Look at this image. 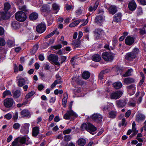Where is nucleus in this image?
Returning a JSON list of instances; mask_svg holds the SVG:
<instances>
[{"label":"nucleus","mask_w":146,"mask_h":146,"mask_svg":"<svg viewBox=\"0 0 146 146\" xmlns=\"http://www.w3.org/2000/svg\"><path fill=\"white\" fill-rule=\"evenodd\" d=\"M15 17L17 21L20 22H23L26 20L27 16L24 12L19 11L15 14Z\"/></svg>","instance_id":"f257e3e1"},{"label":"nucleus","mask_w":146,"mask_h":146,"mask_svg":"<svg viewBox=\"0 0 146 146\" xmlns=\"http://www.w3.org/2000/svg\"><path fill=\"white\" fill-rule=\"evenodd\" d=\"M102 56L103 59L106 61H111L113 59L114 55L111 53L105 52L102 53Z\"/></svg>","instance_id":"f03ea898"},{"label":"nucleus","mask_w":146,"mask_h":146,"mask_svg":"<svg viewBox=\"0 0 146 146\" xmlns=\"http://www.w3.org/2000/svg\"><path fill=\"white\" fill-rule=\"evenodd\" d=\"M48 59L50 62H52L57 65H59L60 63L58 62V58L57 56L54 54H50L48 57Z\"/></svg>","instance_id":"7ed1b4c3"},{"label":"nucleus","mask_w":146,"mask_h":146,"mask_svg":"<svg viewBox=\"0 0 146 146\" xmlns=\"http://www.w3.org/2000/svg\"><path fill=\"white\" fill-rule=\"evenodd\" d=\"M122 94V91H117L112 93L110 95V98L112 99L117 100L119 98Z\"/></svg>","instance_id":"20e7f679"},{"label":"nucleus","mask_w":146,"mask_h":146,"mask_svg":"<svg viewBox=\"0 0 146 146\" xmlns=\"http://www.w3.org/2000/svg\"><path fill=\"white\" fill-rule=\"evenodd\" d=\"M76 116V114L75 112H74L72 110H69L64 115V117L66 119H70L71 117L72 116Z\"/></svg>","instance_id":"39448f33"},{"label":"nucleus","mask_w":146,"mask_h":146,"mask_svg":"<svg viewBox=\"0 0 146 146\" xmlns=\"http://www.w3.org/2000/svg\"><path fill=\"white\" fill-rule=\"evenodd\" d=\"M46 29L45 25L42 23L40 24L37 26L36 28V31L39 33H43Z\"/></svg>","instance_id":"423d86ee"},{"label":"nucleus","mask_w":146,"mask_h":146,"mask_svg":"<svg viewBox=\"0 0 146 146\" xmlns=\"http://www.w3.org/2000/svg\"><path fill=\"white\" fill-rule=\"evenodd\" d=\"M134 38L130 36H127L125 40V44L129 46L133 44L134 43Z\"/></svg>","instance_id":"0eeeda50"},{"label":"nucleus","mask_w":146,"mask_h":146,"mask_svg":"<svg viewBox=\"0 0 146 146\" xmlns=\"http://www.w3.org/2000/svg\"><path fill=\"white\" fill-rule=\"evenodd\" d=\"M136 56V53L130 52L127 53L125 56V59L129 61H131L134 59Z\"/></svg>","instance_id":"6e6552de"},{"label":"nucleus","mask_w":146,"mask_h":146,"mask_svg":"<svg viewBox=\"0 0 146 146\" xmlns=\"http://www.w3.org/2000/svg\"><path fill=\"white\" fill-rule=\"evenodd\" d=\"M91 118L95 121L99 122L102 119V116L99 113H96L93 114Z\"/></svg>","instance_id":"1a4fd4ad"},{"label":"nucleus","mask_w":146,"mask_h":146,"mask_svg":"<svg viewBox=\"0 0 146 146\" xmlns=\"http://www.w3.org/2000/svg\"><path fill=\"white\" fill-rule=\"evenodd\" d=\"M29 125L28 124H25L21 127L20 130L21 133L24 135L27 134L29 132Z\"/></svg>","instance_id":"9d476101"},{"label":"nucleus","mask_w":146,"mask_h":146,"mask_svg":"<svg viewBox=\"0 0 146 146\" xmlns=\"http://www.w3.org/2000/svg\"><path fill=\"white\" fill-rule=\"evenodd\" d=\"M96 129L94 126L91 123H88V126L87 128V130L92 134H95L94 131L96 130Z\"/></svg>","instance_id":"9b49d317"},{"label":"nucleus","mask_w":146,"mask_h":146,"mask_svg":"<svg viewBox=\"0 0 146 146\" xmlns=\"http://www.w3.org/2000/svg\"><path fill=\"white\" fill-rule=\"evenodd\" d=\"M105 20L104 17L103 16L99 15L96 17L95 22L98 24L100 25Z\"/></svg>","instance_id":"f8f14e48"},{"label":"nucleus","mask_w":146,"mask_h":146,"mask_svg":"<svg viewBox=\"0 0 146 146\" xmlns=\"http://www.w3.org/2000/svg\"><path fill=\"white\" fill-rule=\"evenodd\" d=\"M128 6L130 10L133 11L136 8L137 5L134 1L133 0L129 3Z\"/></svg>","instance_id":"ddd939ff"},{"label":"nucleus","mask_w":146,"mask_h":146,"mask_svg":"<svg viewBox=\"0 0 146 146\" xmlns=\"http://www.w3.org/2000/svg\"><path fill=\"white\" fill-rule=\"evenodd\" d=\"M127 88L129 92H132L130 94L131 95H132L135 93L136 87L135 85L131 84L128 86L127 87Z\"/></svg>","instance_id":"4468645a"},{"label":"nucleus","mask_w":146,"mask_h":146,"mask_svg":"<svg viewBox=\"0 0 146 146\" xmlns=\"http://www.w3.org/2000/svg\"><path fill=\"white\" fill-rule=\"evenodd\" d=\"M145 118V116L141 113H139L136 115V121L140 122L144 121Z\"/></svg>","instance_id":"2eb2a0df"},{"label":"nucleus","mask_w":146,"mask_h":146,"mask_svg":"<svg viewBox=\"0 0 146 146\" xmlns=\"http://www.w3.org/2000/svg\"><path fill=\"white\" fill-rule=\"evenodd\" d=\"M104 33V31L98 28L94 31V36L97 38H99L100 35Z\"/></svg>","instance_id":"dca6fc26"},{"label":"nucleus","mask_w":146,"mask_h":146,"mask_svg":"<svg viewBox=\"0 0 146 146\" xmlns=\"http://www.w3.org/2000/svg\"><path fill=\"white\" fill-rule=\"evenodd\" d=\"M20 113L21 115L24 117H31L30 113L27 110L24 109L22 110Z\"/></svg>","instance_id":"f3484780"},{"label":"nucleus","mask_w":146,"mask_h":146,"mask_svg":"<svg viewBox=\"0 0 146 146\" xmlns=\"http://www.w3.org/2000/svg\"><path fill=\"white\" fill-rule=\"evenodd\" d=\"M122 17L121 14L119 13L115 14L114 16L113 21L115 22H119L121 21Z\"/></svg>","instance_id":"a211bd4d"},{"label":"nucleus","mask_w":146,"mask_h":146,"mask_svg":"<svg viewBox=\"0 0 146 146\" xmlns=\"http://www.w3.org/2000/svg\"><path fill=\"white\" fill-rule=\"evenodd\" d=\"M99 4V1H96L94 6L90 5L89 6L88 10L89 11L92 12L93 11H95L98 7Z\"/></svg>","instance_id":"6ab92c4d"},{"label":"nucleus","mask_w":146,"mask_h":146,"mask_svg":"<svg viewBox=\"0 0 146 146\" xmlns=\"http://www.w3.org/2000/svg\"><path fill=\"white\" fill-rule=\"evenodd\" d=\"M124 82L126 84L128 85L134 83L135 82V79L132 78H127L124 79Z\"/></svg>","instance_id":"aec40b11"},{"label":"nucleus","mask_w":146,"mask_h":146,"mask_svg":"<svg viewBox=\"0 0 146 146\" xmlns=\"http://www.w3.org/2000/svg\"><path fill=\"white\" fill-rule=\"evenodd\" d=\"M39 128L38 127L36 126L33 127L32 130V135L34 137H36L38 134Z\"/></svg>","instance_id":"412c9836"},{"label":"nucleus","mask_w":146,"mask_h":146,"mask_svg":"<svg viewBox=\"0 0 146 146\" xmlns=\"http://www.w3.org/2000/svg\"><path fill=\"white\" fill-rule=\"evenodd\" d=\"M38 14L36 12H33L30 14L29 18L32 21L36 20L38 18Z\"/></svg>","instance_id":"4be33fe9"},{"label":"nucleus","mask_w":146,"mask_h":146,"mask_svg":"<svg viewBox=\"0 0 146 146\" xmlns=\"http://www.w3.org/2000/svg\"><path fill=\"white\" fill-rule=\"evenodd\" d=\"M85 21V19H78L76 21H74L73 22H72L69 25V26L70 27H74L77 25H78L80 22L82 21V22L84 21Z\"/></svg>","instance_id":"5701e85b"},{"label":"nucleus","mask_w":146,"mask_h":146,"mask_svg":"<svg viewBox=\"0 0 146 146\" xmlns=\"http://www.w3.org/2000/svg\"><path fill=\"white\" fill-rule=\"evenodd\" d=\"M7 13L6 12H0V20L8 19L9 17L7 16Z\"/></svg>","instance_id":"b1692460"},{"label":"nucleus","mask_w":146,"mask_h":146,"mask_svg":"<svg viewBox=\"0 0 146 146\" xmlns=\"http://www.w3.org/2000/svg\"><path fill=\"white\" fill-rule=\"evenodd\" d=\"M108 10L110 13L113 15L117 11V8L114 6H111L109 8Z\"/></svg>","instance_id":"393cba45"},{"label":"nucleus","mask_w":146,"mask_h":146,"mask_svg":"<svg viewBox=\"0 0 146 146\" xmlns=\"http://www.w3.org/2000/svg\"><path fill=\"white\" fill-rule=\"evenodd\" d=\"M93 60L95 62H99L101 59L100 56L98 54H96L93 55L92 57Z\"/></svg>","instance_id":"a878e982"},{"label":"nucleus","mask_w":146,"mask_h":146,"mask_svg":"<svg viewBox=\"0 0 146 146\" xmlns=\"http://www.w3.org/2000/svg\"><path fill=\"white\" fill-rule=\"evenodd\" d=\"M17 138L18 139L19 141L22 144L25 143L26 140L28 141L27 139H29L28 137H26L25 136L22 137H19Z\"/></svg>","instance_id":"bb28decb"},{"label":"nucleus","mask_w":146,"mask_h":146,"mask_svg":"<svg viewBox=\"0 0 146 146\" xmlns=\"http://www.w3.org/2000/svg\"><path fill=\"white\" fill-rule=\"evenodd\" d=\"M21 95V91L19 90H17L13 92V96L15 98H18Z\"/></svg>","instance_id":"cd10ccee"},{"label":"nucleus","mask_w":146,"mask_h":146,"mask_svg":"<svg viewBox=\"0 0 146 146\" xmlns=\"http://www.w3.org/2000/svg\"><path fill=\"white\" fill-rule=\"evenodd\" d=\"M52 7L53 10L56 11V13L60 9V6L56 3H53L52 5Z\"/></svg>","instance_id":"c85d7f7f"},{"label":"nucleus","mask_w":146,"mask_h":146,"mask_svg":"<svg viewBox=\"0 0 146 146\" xmlns=\"http://www.w3.org/2000/svg\"><path fill=\"white\" fill-rule=\"evenodd\" d=\"M114 88L116 89H119L122 86V83L120 82H116L113 84Z\"/></svg>","instance_id":"c756f323"},{"label":"nucleus","mask_w":146,"mask_h":146,"mask_svg":"<svg viewBox=\"0 0 146 146\" xmlns=\"http://www.w3.org/2000/svg\"><path fill=\"white\" fill-rule=\"evenodd\" d=\"M86 140L83 138L79 139L78 141V143L80 146H83L86 144Z\"/></svg>","instance_id":"7c9ffc66"},{"label":"nucleus","mask_w":146,"mask_h":146,"mask_svg":"<svg viewBox=\"0 0 146 146\" xmlns=\"http://www.w3.org/2000/svg\"><path fill=\"white\" fill-rule=\"evenodd\" d=\"M4 106L7 108L11 107L13 104V101H4Z\"/></svg>","instance_id":"2f4dec72"},{"label":"nucleus","mask_w":146,"mask_h":146,"mask_svg":"<svg viewBox=\"0 0 146 146\" xmlns=\"http://www.w3.org/2000/svg\"><path fill=\"white\" fill-rule=\"evenodd\" d=\"M12 95L10 90H6L3 93V98H5L6 96H12Z\"/></svg>","instance_id":"473e14b6"},{"label":"nucleus","mask_w":146,"mask_h":146,"mask_svg":"<svg viewBox=\"0 0 146 146\" xmlns=\"http://www.w3.org/2000/svg\"><path fill=\"white\" fill-rule=\"evenodd\" d=\"M135 125L136 124L135 122H133L132 124V131L133 132V133L132 134L133 136L135 135L138 132V131L136 130L135 127Z\"/></svg>","instance_id":"72a5a7b5"},{"label":"nucleus","mask_w":146,"mask_h":146,"mask_svg":"<svg viewBox=\"0 0 146 146\" xmlns=\"http://www.w3.org/2000/svg\"><path fill=\"white\" fill-rule=\"evenodd\" d=\"M90 75V73L87 71H84L82 74V77L84 79H88L89 78Z\"/></svg>","instance_id":"f704fd0d"},{"label":"nucleus","mask_w":146,"mask_h":146,"mask_svg":"<svg viewBox=\"0 0 146 146\" xmlns=\"http://www.w3.org/2000/svg\"><path fill=\"white\" fill-rule=\"evenodd\" d=\"M117 104L118 107L123 108L125 105L126 103L125 101H118Z\"/></svg>","instance_id":"c9c22d12"},{"label":"nucleus","mask_w":146,"mask_h":146,"mask_svg":"<svg viewBox=\"0 0 146 146\" xmlns=\"http://www.w3.org/2000/svg\"><path fill=\"white\" fill-rule=\"evenodd\" d=\"M133 70L131 69H128L127 71L123 75L124 77L128 76L131 75L132 73L133 72Z\"/></svg>","instance_id":"e433bc0d"},{"label":"nucleus","mask_w":146,"mask_h":146,"mask_svg":"<svg viewBox=\"0 0 146 146\" xmlns=\"http://www.w3.org/2000/svg\"><path fill=\"white\" fill-rule=\"evenodd\" d=\"M25 80L23 78H20L18 82V85L19 87H22L25 84Z\"/></svg>","instance_id":"4c0bfd02"},{"label":"nucleus","mask_w":146,"mask_h":146,"mask_svg":"<svg viewBox=\"0 0 146 146\" xmlns=\"http://www.w3.org/2000/svg\"><path fill=\"white\" fill-rule=\"evenodd\" d=\"M12 26L14 29L18 28L20 27V25L17 21H13L12 23Z\"/></svg>","instance_id":"58836bf2"},{"label":"nucleus","mask_w":146,"mask_h":146,"mask_svg":"<svg viewBox=\"0 0 146 146\" xmlns=\"http://www.w3.org/2000/svg\"><path fill=\"white\" fill-rule=\"evenodd\" d=\"M50 9V7L48 5H44L41 7V10L46 11Z\"/></svg>","instance_id":"ea45409f"},{"label":"nucleus","mask_w":146,"mask_h":146,"mask_svg":"<svg viewBox=\"0 0 146 146\" xmlns=\"http://www.w3.org/2000/svg\"><path fill=\"white\" fill-rule=\"evenodd\" d=\"M35 94V92L33 91H31L28 93L25 97L26 100H28L32 97Z\"/></svg>","instance_id":"a19ab883"},{"label":"nucleus","mask_w":146,"mask_h":146,"mask_svg":"<svg viewBox=\"0 0 146 146\" xmlns=\"http://www.w3.org/2000/svg\"><path fill=\"white\" fill-rule=\"evenodd\" d=\"M116 115V112L115 111H111L109 112V117L112 118H113L115 117Z\"/></svg>","instance_id":"79ce46f5"},{"label":"nucleus","mask_w":146,"mask_h":146,"mask_svg":"<svg viewBox=\"0 0 146 146\" xmlns=\"http://www.w3.org/2000/svg\"><path fill=\"white\" fill-rule=\"evenodd\" d=\"M38 47L37 45H34L30 53L31 54H35L36 51L37 50Z\"/></svg>","instance_id":"37998d69"},{"label":"nucleus","mask_w":146,"mask_h":146,"mask_svg":"<svg viewBox=\"0 0 146 146\" xmlns=\"http://www.w3.org/2000/svg\"><path fill=\"white\" fill-rule=\"evenodd\" d=\"M79 40L78 39L77 40L73 41L72 44L75 47H78L80 46V42Z\"/></svg>","instance_id":"c03bdc74"},{"label":"nucleus","mask_w":146,"mask_h":146,"mask_svg":"<svg viewBox=\"0 0 146 146\" xmlns=\"http://www.w3.org/2000/svg\"><path fill=\"white\" fill-rule=\"evenodd\" d=\"M146 27V25H145L142 28L139 29V33L141 35H143L146 33L145 27Z\"/></svg>","instance_id":"a18cd8bd"},{"label":"nucleus","mask_w":146,"mask_h":146,"mask_svg":"<svg viewBox=\"0 0 146 146\" xmlns=\"http://www.w3.org/2000/svg\"><path fill=\"white\" fill-rule=\"evenodd\" d=\"M11 7V5L8 3H5L4 4V9L5 11L8 10Z\"/></svg>","instance_id":"49530a36"},{"label":"nucleus","mask_w":146,"mask_h":146,"mask_svg":"<svg viewBox=\"0 0 146 146\" xmlns=\"http://www.w3.org/2000/svg\"><path fill=\"white\" fill-rule=\"evenodd\" d=\"M7 44L8 46L10 47L14 46L15 45L14 42L12 40H8L7 42Z\"/></svg>","instance_id":"de8ad7c7"},{"label":"nucleus","mask_w":146,"mask_h":146,"mask_svg":"<svg viewBox=\"0 0 146 146\" xmlns=\"http://www.w3.org/2000/svg\"><path fill=\"white\" fill-rule=\"evenodd\" d=\"M19 142L18 139L17 138L15 139L12 143V146H19L18 144Z\"/></svg>","instance_id":"09e8293b"},{"label":"nucleus","mask_w":146,"mask_h":146,"mask_svg":"<svg viewBox=\"0 0 146 146\" xmlns=\"http://www.w3.org/2000/svg\"><path fill=\"white\" fill-rule=\"evenodd\" d=\"M56 31V30H54L52 32L50 33L49 34H48V35L46 36L45 37V38L46 39L52 36L55 33V31Z\"/></svg>","instance_id":"8fccbe9b"},{"label":"nucleus","mask_w":146,"mask_h":146,"mask_svg":"<svg viewBox=\"0 0 146 146\" xmlns=\"http://www.w3.org/2000/svg\"><path fill=\"white\" fill-rule=\"evenodd\" d=\"M141 76L142 79L140 80L139 83V85L140 86H141L143 84L145 80V76L143 74L141 75Z\"/></svg>","instance_id":"3c124183"},{"label":"nucleus","mask_w":146,"mask_h":146,"mask_svg":"<svg viewBox=\"0 0 146 146\" xmlns=\"http://www.w3.org/2000/svg\"><path fill=\"white\" fill-rule=\"evenodd\" d=\"M71 139V136L69 135H66L64 137V140L66 141H70Z\"/></svg>","instance_id":"603ef678"},{"label":"nucleus","mask_w":146,"mask_h":146,"mask_svg":"<svg viewBox=\"0 0 146 146\" xmlns=\"http://www.w3.org/2000/svg\"><path fill=\"white\" fill-rule=\"evenodd\" d=\"M88 126V123H84L81 126V128L83 130L86 129L87 130V128Z\"/></svg>","instance_id":"864d4df0"},{"label":"nucleus","mask_w":146,"mask_h":146,"mask_svg":"<svg viewBox=\"0 0 146 146\" xmlns=\"http://www.w3.org/2000/svg\"><path fill=\"white\" fill-rule=\"evenodd\" d=\"M128 105L130 106L134 107L136 105V102L134 101H130L128 103Z\"/></svg>","instance_id":"5fc2aeb1"},{"label":"nucleus","mask_w":146,"mask_h":146,"mask_svg":"<svg viewBox=\"0 0 146 146\" xmlns=\"http://www.w3.org/2000/svg\"><path fill=\"white\" fill-rule=\"evenodd\" d=\"M20 127V125L18 123H16L14 124L13 126V128L15 129H19Z\"/></svg>","instance_id":"6e6d98bb"},{"label":"nucleus","mask_w":146,"mask_h":146,"mask_svg":"<svg viewBox=\"0 0 146 146\" xmlns=\"http://www.w3.org/2000/svg\"><path fill=\"white\" fill-rule=\"evenodd\" d=\"M19 9L22 11L25 12L27 11H28V9L25 5H24L22 7H19Z\"/></svg>","instance_id":"4d7b16f0"},{"label":"nucleus","mask_w":146,"mask_h":146,"mask_svg":"<svg viewBox=\"0 0 146 146\" xmlns=\"http://www.w3.org/2000/svg\"><path fill=\"white\" fill-rule=\"evenodd\" d=\"M137 14L138 15H140L142 13V9L141 7H138L137 10Z\"/></svg>","instance_id":"13d9d810"},{"label":"nucleus","mask_w":146,"mask_h":146,"mask_svg":"<svg viewBox=\"0 0 146 146\" xmlns=\"http://www.w3.org/2000/svg\"><path fill=\"white\" fill-rule=\"evenodd\" d=\"M27 103V101H25L21 104H19L17 105V106L18 107H20L23 106H25Z\"/></svg>","instance_id":"bf43d9fd"},{"label":"nucleus","mask_w":146,"mask_h":146,"mask_svg":"<svg viewBox=\"0 0 146 146\" xmlns=\"http://www.w3.org/2000/svg\"><path fill=\"white\" fill-rule=\"evenodd\" d=\"M62 47V45L60 44H58L57 45L54 46H52V47L55 49H58Z\"/></svg>","instance_id":"052dcab7"},{"label":"nucleus","mask_w":146,"mask_h":146,"mask_svg":"<svg viewBox=\"0 0 146 146\" xmlns=\"http://www.w3.org/2000/svg\"><path fill=\"white\" fill-rule=\"evenodd\" d=\"M5 42L4 40L2 38H0V46H3L5 45Z\"/></svg>","instance_id":"680f3d73"},{"label":"nucleus","mask_w":146,"mask_h":146,"mask_svg":"<svg viewBox=\"0 0 146 146\" xmlns=\"http://www.w3.org/2000/svg\"><path fill=\"white\" fill-rule=\"evenodd\" d=\"M39 75L41 79L42 80H44L45 79V74L42 72H40L39 73Z\"/></svg>","instance_id":"e2e57ef3"},{"label":"nucleus","mask_w":146,"mask_h":146,"mask_svg":"<svg viewBox=\"0 0 146 146\" xmlns=\"http://www.w3.org/2000/svg\"><path fill=\"white\" fill-rule=\"evenodd\" d=\"M131 112V111L130 110H128L126 113L125 114V116L126 117H128L130 116Z\"/></svg>","instance_id":"0e129e2a"},{"label":"nucleus","mask_w":146,"mask_h":146,"mask_svg":"<svg viewBox=\"0 0 146 146\" xmlns=\"http://www.w3.org/2000/svg\"><path fill=\"white\" fill-rule=\"evenodd\" d=\"M5 117L8 119H10L12 117V116L10 114L8 113L5 116Z\"/></svg>","instance_id":"69168bd1"},{"label":"nucleus","mask_w":146,"mask_h":146,"mask_svg":"<svg viewBox=\"0 0 146 146\" xmlns=\"http://www.w3.org/2000/svg\"><path fill=\"white\" fill-rule=\"evenodd\" d=\"M71 130L72 129H68L64 130L63 131V133L64 134H69Z\"/></svg>","instance_id":"338daca9"},{"label":"nucleus","mask_w":146,"mask_h":146,"mask_svg":"<svg viewBox=\"0 0 146 146\" xmlns=\"http://www.w3.org/2000/svg\"><path fill=\"white\" fill-rule=\"evenodd\" d=\"M64 97L63 98L62 100H67L68 98V95L67 93H65L63 94Z\"/></svg>","instance_id":"774afa93"}]
</instances>
